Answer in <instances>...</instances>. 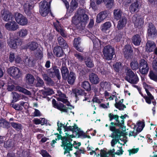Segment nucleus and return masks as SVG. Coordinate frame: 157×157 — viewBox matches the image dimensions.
<instances>
[{"label": "nucleus", "instance_id": "obj_1", "mask_svg": "<svg viewBox=\"0 0 157 157\" xmlns=\"http://www.w3.org/2000/svg\"><path fill=\"white\" fill-rule=\"evenodd\" d=\"M89 17L85 10L84 9L79 8L72 17V22L79 28L81 29L82 27H84Z\"/></svg>", "mask_w": 157, "mask_h": 157}, {"label": "nucleus", "instance_id": "obj_2", "mask_svg": "<svg viewBox=\"0 0 157 157\" xmlns=\"http://www.w3.org/2000/svg\"><path fill=\"white\" fill-rule=\"evenodd\" d=\"M65 136L62 137V136L57 133L55 134L57 135V139L58 140L61 139L62 141V144L61 146L64 150V154L69 153L70 151L72 150L73 145L71 143L72 140V138L74 137L73 135H70V133L68 132L65 133Z\"/></svg>", "mask_w": 157, "mask_h": 157}, {"label": "nucleus", "instance_id": "obj_3", "mask_svg": "<svg viewBox=\"0 0 157 157\" xmlns=\"http://www.w3.org/2000/svg\"><path fill=\"white\" fill-rule=\"evenodd\" d=\"M126 114L121 116L120 117L121 120H119V117L117 115H114L112 113L109 114V117L110 121L113 119H114L116 121L115 123L111 122V125L109 126V129L110 131L113 132L117 129L115 128V126H118L121 127H122L124 124V119L126 118Z\"/></svg>", "mask_w": 157, "mask_h": 157}, {"label": "nucleus", "instance_id": "obj_4", "mask_svg": "<svg viewBox=\"0 0 157 157\" xmlns=\"http://www.w3.org/2000/svg\"><path fill=\"white\" fill-rule=\"evenodd\" d=\"M143 86L147 93V96H144L140 91H139V93L145 99L146 102L148 104H150L151 103V101H152L154 99V97L149 92L151 90L152 88L145 82L143 83Z\"/></svg>", "mask_w": 157, "mask_h": 157}, {"label": "nucleus", "instance_id": "obj_5", "mask_svg": "<svg viewBox=\"0 0 157 157\" xmlns=\"http://www.w3.org/2000/svg\"><path fill=\"white\" fill-rule=\"evenodd\" d=\"M125 79L128 82L133 84H136L139 80L137 75L130 69L127 71Z\"/></svg>", "mask_w": 157, "mask_h": 157}, {"label": "nucleus", "instance_id": "obj_6", "mask_svg": "<svg viewBox=\"0 0 157 157\" xmlns=\"http://www.w3.org/2000/svg\"><path fill=\"white\" fill-rule=\"evenodd\" d=\"M103 52L105 59L110 60L112 59L114 54V50L110 45L106 46L104 47Z\"/></svg>", "mask_w": 157, "mask_h": 157}, {"label": "nucleus", "instance_id": "obj_7", "mask_svg": "<svg viewBox=\"0 0 157 157\" xmlns=\"http://www.w3.org/2000/svg\"><path fill=\"white\" fill-rule=\"evenodd\" d=\"M14 16L17 23L22 26L27 24L28 21L27 19L22 14L18 13H15L14 14Z\"/></svg>", "mask_w": 157, "mask_h": 157}, {"label": "nucleus", "instance_id": "obj_8", "mask_svg": "<svg viewBox=\"0 0 157 157\" xmlns=\"http://www.w3.org/2000/svg\"><path fill=\"white\" fill-rule=\"evenodd\" d=\"M8 72L11 76L16 78H19L21 75L20 69L14 66L9 68L8 70Z\"/></svg>", "mask_w": 157, "mask_h": 157}, {"label": "nucleus", "instance_id": "obj_9", "mask_svg": "<svg viewBox=\"0 0 157 157\" xmlns=\"http://www.w3.org/2000/svg\"><path fill=\"white\" fill-rule=\"evenodd\" d=\"M139 71L142 74H145L147 73L149 69V67L147 62L143 59L139 62Z\"/></svg>", "mask_w": 157, "mask_h": 157}, {"label": "nucleus", "instance_id": "obj_10", "mask_svg": "<svg viewBox=\"0 0 157 157\" xmlns=\"http://www.w3.org/2000/svg\"><path fill=\"white\" fill-rule=\"evenodd\" d=\"M148 37L150 38L154 39L157 36V30L151 23H149L148 29Z\"/></svg>", "mask_w": 157, "mask_h": 157}, {"label": "nucleus", "instance_id": "obj_11", "mask_svg": "<svg viewBox=\"0 0 157 157\" xmlns=\"http://www.w3.org/2000/svg\"><path fill=\"white\" fill-rule=\"evenodd\" d=\"M132 21L136 27L140 28H142L144 25L143 19L137 14H135L132 17Z\"/></svg>", "mask_w": 157, "mask_h": 157}, {"label": "nucleus", "instance_id": "obj_12", "mask_svg": "<svg viewBox=\"0 0 157 157\" xmlns=\"http://www.w3.org/2000/svg\"><path fill=\"white\" fill-rule=\"evenodd\" d=\"M5 27L9 31H15L18 29L19 25L15 21H12L6 23Z\"/></svg>", "mask_w": 157, "mask_h": 157}, {"label": "nucleus", "instance_id": "obj_13", "mask_svg": "<svg viewBox=\"0 0 157 157\" xmlns=\"http://www.w3.org/2000/svg\"><path fill=\"white\" fill-rule=\"evenodd\" d=\"M133 2L130 5L129 10L132 13L138 12L139 10L140 6L139 4L140 0H132Z\"/></svg>", "mask_w": 157, "mask_h": 157}, {"label": "nucleus", "instance_id": "obj_14", "mask_svg": "<svg viewBox=\"0 0 157 157\" xmlns=\"http://www.w3.org/2000/svg\"><path fill=\"white\" fill-rule=\"evenodd\" d=\"M109 13L106 10L100 12L97 16L96 22L100 23L109 16Z\"/></svg>", "mask_w": 157, "mask_h": 157}, {"label": "nucleus", "instance_id": "obj_15", "mask_svg": "<svg viewBox=\"0 0 157 157\" xmlns=\"http://www.w3.org/2000/svg\"><path fill=\"white\" fill-rule=\"evenodd\" d=\"M52 104L54 107L57 109L63 112H67V109L65 106L61 103H57L55 99H53L52 100Z\"/></svg>", "mask_w": 157, "mask_h": 157}, {"label": "nucleus", "instance_id": "obj_16", "mask_svg": "<svg viewBox=\"0 0 157 157\" xmlns=\"http://www.w3.org/2000/svg\"><path fill=\"white\" fill-rule=\"evenodd\" d=\"M19 41L20 40L17 38L10 37L7 40V43L10 48L15 49L17 45L19 44Z\"/></svg>", "mask_w": 157, "mask_h": 157}, {"label": "nucleus", "instance_id": "obj_17", "mask_svg": "<svg viewBox=\"0 0 157 157\" xmlns=\"http://www.w3.org/2000/svg\"><path fill=\"white\" fill-rule=\"evenodd\" d=\"M33 8L32 2L29 1H26L24 5V11L26 14L29 15L31 13V10Z\"/></svg>", "mask_w": 157, "mask_h": 157}, {"label": "nucleus", "instance_id": "obj_18", "mask_svg": "<svg viewBox=\"0 0 157 157\" xmlns=\"http://www.w3.org/2000/svg\"><path fill=\"white\" fill-rule=\"evenodd\" d=\"M2 17L4 21L9 22L12 21L13 15L10 12L5 11L3 12L2 14Z\"/></svg>", "mask_w": 157, "mask_h": 157}, {"label": "nucleus", "instance_id": "obj_19", "mask_svg": "<svg viewBox=\"0 0 157 157\" xmlns=\"http://www.w3.org/2000/svg\"><path fill=\"white\" fill-rule=\"evenodd\" d=\"M53 71L51 72L50 73V76L52 78L56 76L58 79H59L61 78V76L59 68L54 66L53 67Z\"/></svg>", "mask_w": 157, "mask_h": 157}, {"label": "nucleus", "instance_id": "obj_20", "mask_svg": "<svg viewBox=\"0 0 157 157\" xmlns=\"http://www.w3.org/2000/svg\"><path fill=\"white\" fill-rule=\"evenodd\" d=\"M57 96V99L58 101H61L64 103H68V101L66 98L65 95L62 94L61 92L58 91L57 93L56 94Z\"/></svg>", "mask_w": 157, "mask_h": 157}, {"label": "nucleus", "instance_id": "obj_21", "mask_svg": "<svg viewBox=\"0 0 157 157\" xmlns=\"http://www.w3.org/2000/svg\"><path fill=\"white\" fill-rule=\"evenodd\" d=\"M26 102L23 101L19 102V104H13L12 105V107L15 110L18 111L21 110L23 109V107L26 108L25 106L26 105Z\"/></svg>", "mask_w": 157, "mask_h": 157}, {"label": "nucleus", "instance_id": "obj_22", "mask_svg": "<svg viewBox=\"0 0 157 157\" xmlns=\"http://www.w3.org/2000/svg\"><path fill=\"white\" fill-rule=\"evenodd\" d=\"M89 79L91 82L94 84H98L100 81L98 75L94 73H92L89 75Z\"/></svg>", "mask_w": 157, "mask_h": 157}, {"label": "nucleus", "instance_id": "obj_23", "mask_svg": "<svg viewBox=\"0 0 157 157\" xmlns=\"http://www.w3.org/2000/svg\"><path fill=\"white\" fill-rule=\"evenodd\" d=\"M124 57L128 58L132 55V51L131 46L129 45H126L123 49Z\"/></svg>", "mask_w": 157, "mask_h": 157}, {"label": "nucleus", "instance_id": "obj_24", "mask_svg": "<svg viewBox=\"0 0 157 157\" xmlns=\"http://www.w3.org/2000/svg\"><path fill=\"white\" fill-rule=\"evenodd\" d=\"M155 47V45L154 42L148 41L146 44L145 48L147 52H151L153 51Z\"/></svg>", "mask_w": 157, "mask_h": 157}, {"label": "nucleus", "instance_id": "obj_25", "mask_svg": "<svg viewBox=\"0 0 157 157\" xmlns=\"http://www.w3.org/2000/svg\"><path fill=\"white\" fill-rule=\"evenodd\" d=\"M127 23L126 19L125 17H122L120 19L118 22L117 28L118 29H122L126 25Z\"/></svg>", "mask_w": 157, "mask_h": 157}, {"label": "nucleus", "instance_id": "obj_26", "mask_svg": "<svg viewBox=\"0 0 157 157\" xmlns=\"http://www.w3.org/2000/svg\"><path fill=\"white\" fill-rule=\"evenodd\" d=\"M53 52L57 57H61L63 55V51L61 47L57 46L54 48Z\"/></svg>", "mask_w": 157, "mask_h": 157}, {"label": "nucleus", "instance_id": "obj_27", "mask_svg": "<svg viewBox=\"0 0 157 157\" xmlns=\"http://www.w3.org/2000/svg\"><path fill=\"white\" fill-rule=\"evenodd\" d=\"M63 78L66 79L69 75V71L67 68L65 66V64H62V67L61 69Z\"/></svg>", "mask_w": 157, "mask_h": 157}, {"label": "nucleus", "instance_id": "obj_28", "mask_svg": "<svg viewBox=\"0 0 157 157\" xmlns=\"http://www.w3.org/2000/svg\"><path fill=\"white\" fill-rule=\"evenodd\" d=\"M76 74L72 72H70L68 75L67 82L69 84H73L76 79Z\"/></svg>", "mask_w": 157, "mask_h": 157}, {"label": "nucleus", "instance_id": "obj_29", "mask_svg": "<svg viewBox=\"0 0 157 157\" xmlns=\"http://www.w3.org/2000/svg\"><path fill=\"white\" fill-rule=\"evenodd\" d=\"M25 81L26 83L32 86L35 80L34 76L30 74H28L26 76Z\"/></svg>", "mask_w": 157, "mask_h": 157}, {"label": "nucleus", "instance_id": "obj_30", "mask_svg": "<svg viewBox=\"0 0 157 157\" xmlns=\"http://www.w3.org/2000/svg\"><path fill=\"white\" fill-rule=\"evenodd\" d=\"M132 40L133 44L137 46L140 45L141 41V39L139 35H136L133 36L132 38Z\"/></svg>", "mask_w": 157, "mask_h": 157}, {"label": "nucleus", "instance_id": "obj_31", "mask_svg": "<svg viewBox=\"0 0 157 157\" xmlns=\"http://www.w3.org/2000/svg\"><path fill=\"white\" fill-rule=\"evenodd\" d=\"M78 6V3L76 0H72L70 5V14L69 16H70L71 15V13H72L73 11L75 10Z\"/></svg>", "mask_w": 157, "mask_h": 157}, {"label": "nucleus", "instance_id": "obj_32", "mask_svg": "<svg viewBox=\"0 0 157 157\" xmlns=\"http://www.w3.org/2000/svg\"><path fill=\"white\" fill-rule=\"evenodd\" d=\"M51 1L48 2L45 0L41 1L39 4L40 9H45L47 8H50V5Z\"/></svg>", "mask_w": 157, "mask_h": 157}, {"label": "nucleus", "instance_id": "obj_33", "mask_svg": "<svg viewBox=\"0 0 157 157\" xmlns=\"http://www.w3.org/2000/svg\"><path fill=\"white\" fill-rule=\"evenodd\" d=\"M80 39L79 37L75 38L74 40V45L76 50L78 51L82 52L83 50L82 48L79 47L80 43Z\"/></svg>", "mask_w": 157, "mask_h": 157}, {"label": "nucleus", "instance_id": "obj_34", "mask_svg": "<svg viewBox=\"0 0 157 157\" xmlns=\"http://www.w3.org/2000/svg\"><path fill=\"white\" fill-rule=\"evenodd\" d=\"M72 94L77 98L78 95H85V93L84 90L81 89L75 88L72 90Z\"/></svg>", "mask_w": 157, "mask_h": 157}, {"label": "nucleus", "instance_id": "obj_35", "mask_svg": "<svg viewBox=\"0 0 157 157\" xmlns=\"http://www.w3.org/2000/svg\"><path fill=\"white\" fill-rule=\"evenodd\" d=\"M117 99H115L116 103L115 104V107L119 110H123L126 108V106L122 103L123 99L121 100V101H120L118 102H117Z\"/></svg>", "mask_w": 157, "mask_h": 157}, {"label": "nucleus", "instance_id": "obj_36", "mask_svg": "<svg viewBox=\"0 0 157 157\" xmlns=\"http://www.w3.org/2000/svg\"><path fill=\"white\" fill-rule=\"evenodd\" d=\"M57 40L59 44L61 46V47L64 48H66L68 47V46L67 43L61 36L58 37Z\"/></svg>", "mask_w": 157, "mask_h": 157}, {"label": "nucleus", "instance_id": "obj_37", "mask_svg": "<svg viewBox=\"0 0 157 157\" xmlns=\"http://www.w3.org/2000/svg\"><path fill=\"white\" fill-rule=\"evenodd\" d=\"M28 33V30L25 29H22L17 32V34L19 36L22 38L25 37Z\"/></svg>", "mask_w": 157, "mask_h": 157}, {"label": "nucleus", "instance_id": "obj_38", "mask_svg": "<svg viewBox=\"0 0 157 157\" xmlns=\"http://www.w3.org/2000/svg\"><path fill=\"white\" fill-rule=\"evenodd\" d=\"M122 12L119 9H115L113 11L114 17L118 20L121 17Z\"/></svg>", "mask_w": 157, "mask_h": 157}, {"label": "nucleus", "instance_id": "obj_39", "mask_svg": "<svg viewBox=\"0 0 157 157\" xmlns=\"http://www.w3.org/2000/svg\"><path fill=\"white\" fill-rule=\"evenodd\" d=\"M15 89L16 90L22 92L27 95H31V93L29 91L19 86H17Z\"/></svg>", "mask_w": 157, "mask_h": 157}, {"label": "nucleus", "instance_id": "obj_40", "mask_svg": "<svg viewBox=\"0 0 157 157\" xmlns=\"http://www.w3.org/2000/svg\"><path fill=\"white\" fill-rule=\"evenodd\" d=\"M38 47V44L36 42H32L28 44L27 48L31 50L34 51Z\"/></svg>", "mask_w": 157, "mask_h": 157}, {"label": "nucleus", "instance_id": "obj_41", "mask_svg": "<svg viewBox=\"0 0 157 157\" xmlns=\"http://www.w3.org/2000/svg\"><path fill=\"white\" fill-rule=\"evenodd\" d=\"M67 130L71 131L73 132H75L77 134H79L80 130L79 128L76 125H75L74 126H68L67 127Z\"/></svg>", "mask_w": 157, "mask_h": 157}, {"label": "nucleus", "instance_id": "obj_42", "mask_svg": "<svg viewBox=\"0 0 157 157\" xmlns=\"http://www.w3.org/2000/svg\"><path fill=\"white\" fill-rule=\"evenodd\" d=\"M101 89L103 90H109L110 88V84L109 82L106 81H102L100 83Z\"/></svg>", "mask_w": 157, "mask_h": 157}, {"label": "nucleus", "instance_id": "obj_43", "mask_svg": "<svg viewBox=\"0 0 157 157\" xmlns=\"http://www.w3.org/2000/svg\"><path fill=\"white\" fill-rule=\"evenodd\" d=\"M85 63L86 66L89 68L93 67L94 66L93 62L90 58L85 59Z\"/></svg>", "mask_w": 157, "mask_h": 157}, {"label": "nucleus", "instance_id": "obj_44", "mask_svg": "<svg viewBox=\"0 0 157 157\" xmlns=\"http://www.w3.org/2000/svg\"><path fill=\"white\" fill-rule=\"evenodd\" d=\"M42 76L44 79L47 82V83L49 85H52L54 84V82L46 74H43Z\"/></svg>", "mask_w": 157, "mask_h": 157}, {"label": "nucleus", "instance_id": "obj_45", "mask_svg": "<svg viewBox=\"0 0 157 157\" xmlns=\"http://www.w3.org/2000/svg\"><path fill=\"white\" fill-rule=\"evenodd\" d=\"M106 7L109 9L111 8L113 6V0H103Z\"/></svg>", "mask_w": 157, "mask_h": 157}, {"label": "nucleus", "instance_id": "obj_46", "mask_svg": "<svg viewBox=\"0 0 157 157\" xmlns=\"http://www.w3.org/2000/svg\"><path fill=\"white\" fill-rule=\"evenodd\" d=\"M111 26V24L109 22H107L103 24L101 26V30L105 32Z\"/></svg>", "mask_w": 157, "mask_h": 157}, {"label": "nucleus", "instance_id": "obj_47", "mask_svg": "<svg viewBox=\"0 0 157 157\" xmlns=\"http://www.w3.org/2000/svg\"><path fill=\"white\" fill-rule=\"evenodd\" d=\"M121 132L118 129L113 132L111 134V137L113 138L119 139L121 136Z\"/></svg>", "mask_w": 157, "mask_h": 157}, {"label": "nucleus", "instance_id": "obj_48", "mask_svg": "<svg viewBox=\"0 0 157 157\" xmlns=\"http://www.w3.org/2000/svg\"><path fill=\"white\" fill-rule=\"evenodd\" d=\"M82 87L87 90H89L91 89V86L88 81H84L81 84Z\"/></svg>", "mask_w": 157, "mask_h": 157}, {"label": "nucleus", "instance_id": "obj_49", "mask_svg": "<svg viewBox=\"0 0 157 157\" xmlns=\"http://www.w3.org/2000/svg\"><path fill=\"white\" fill-rule=\"evenodd\" d=\"M10 125L9 123L4 119L0 120V126L5 128H8Z\"/></svg>", "mask_w": 157, "mask_h": 157}, {"label": "nucleus", "instance_id": "obj_50", "mask_svg": "<svg viewBox=\"0 0 157 157\" xmlns=\"http://www.w3.org/2000/svg\"><path fill=\"white\" fill-rule=\"evenodd\" d=\"M12 93L13 94V100H12L13 102H16L17 101L20 99V95L17 93L15 92H13Z\"/></svg>", "mask_w": 157, "mask_h": 157}, {"label": "nucleus", "instance_id": "obj_51", "mask_svg": "<svg viewBox=\"0 0 157 157\" xmlns=\"http://www.w3.org/2000/svg\"><path fill=\"white\" fill-rule=\"evenodd\" d=\"M50 11L49 8H47L45 9H40V12L42 16L45 17L48 15Z\"/></svg>", "mask_w": 157, "mask_h": 157}, {"label": "nucleus", "instance_id": "obj_52", "mask_svg": "<svg viewBox=\"0 0 157 157\" xmlns=\"http://www.w3.org/2000/svg\"><path fill=\"white\" fill-rule=\"evenodd\" d=\"M11 124L12 126L16 130H18L21 129L22 126L20 124L11 122Z\"/></svg>", "mask_w": 157, "mask_h": 157}, {"label": "nucleus", "instance_id": "obj_53", "mask_svg": "<svg viewBox=\"0 0 157 157\" xmlns=\"http://www.w3.org/2000/svg\"><path fill=\"white\" fill-rule=\"evenodd\" d=\"M131 67L133 70H136L138 68V63L137 61L134 60L131 63Z\"/></svg>", "mask_w": 157, "mask_h": 157}, {"label": "nucleus", "instance_id": "obj_54", "mask_svg": "<svg viewBox=\"0 0 157 157\" xmlns=\"http://www.w3.org/2000/svg\"><path fill=\"white\" fill-rule=\"evenodd\" d=\"M56 30L58 32H59L61 35L63 37H66V33L64 30L61 28L58 27H56Z\"/></svg>", "mask_w": 157, "mask_h": 157}, {"label": "nucleus", "instance_id": "obj_55", "mask_svg": "<svg viewBox=\"0 0 157 157\" xmlns=\"http://www.w3.org/2000/svg\"><path fill=\"white\" fill-rule=\"evenodd\" d=\"M57 125L58 126V128H57V130L59 132V133L61 134V127H63L64 128L67 130V124L65 126L63 124L61 123H59V122H57Z\"/></svg>", "mask_w": 157, "mask_h": 157}, {"label": "nucleus", "instance_id": "obj_56", "mask_svg": "<svg viewBox=\"0 0 157 157\" xmlns=\"http://www.w3.org/2000/svg\"><path fill=\"white\" fill-rule=\"evenodd\" d=\"M54 93L53 90L50 88H47L44 91V95H50Z\"/></svg>", "mask_w": 157, "mask_h": 157}, {"label": "nucleus", "instance_id": "obj_57", "mask_svg": "<svg viewBox=\"0 0 157 157\" xmlns=\"http://www.w3.org/2000/svg\"><path fill=\"white\" fill-rule=\"evenodd\" d=\"M149 76L151 79L155 81L157 80V75L155 74L152 71H150Z\"/></svg>", "mask_w": 157, "mask_h": 157}, {"label": "nucleus", "instance_id": "obj_58", "mask_svg": "<svg viewBox=\"0 0 157 157\" xmlns=\"http://www.w3.org/2000/svg\"><path fill=\"white\" fill-rule=\"evenodd\" d=\"M96 1L97 0H90V6L94 11L97 9V7L95 3Z\"/></svg>", "mask_w": 157, "mask_h": 157}, {"label": "nucleus", "instance_id": "obj_59", "mask_svg": "<svg viewBox=\"0 0 157 157\" xmlns=\"http://www.w3.org/2000/svg\"><path fill=\"white\" fill-rule=\"evenodd\" d=\"M36 79L37 81L36 84V86L39 87L42 86L44 84L43 81L39 77H37Z\"/></svg>", "mask_w": 157, "mask_h": 157}, {"label": "nucleus", "instance_id": "obj_60", "mask_svg": "<svg viewBox=\"0 0 157 157\" xmlns=\"http://www.w3.org/2000/svg\"><path fill=\"white\" fill-rule=\"evenodd\" d=\"M152 66L153 70L156 72H157V57L153 61Z\"/></svg>", "mask_w": 157, "mask_h": 157}, {"label": "nucleus", "instance_id": "obj_61", "mask_svg": "<svg viewBox=\"0 0 157 157\" xmlns=\"http://www.w3.org/2000/svg\"><path fill=\"white\" fill-rule=\"evenodd\" d=\"M113 67L115 70L117 72H118L121 67V63H116L113 65Z\"/></svg>", "mask_w": 157, "mask_h": 157}, {"label": "nucleus", "instance_id": "obj_62", "mask_svg": "<svg viewBox=\"0 0 157 157\" xmlns=\"http://www.w3.org/2000/svg\"><path fill=\"white\" fill-rule=\"evenodd\" d=\"M40 154L43 157H51V155L44 150H42Z\"/></svg>", "mask_w": 157, "mask_h": 157}, {"label": "nucleus", "instance_id": "obj_63", "mask_svg": "<svg viewBox=\"0 0 157 157\" xmlns=\"http://www.w3.org/2000/svg\"><path fill=\"white\" fill-rule=\"evenodd\" d=\"M13 144L11 140H7L4 144V146L6 147H10L12 146Z\"/></svg>", "mask_w": 157, "mask_h": 157}, {"label": "nucleus", "instance_id": "obj_64", "mask_svg": "<svg viewBox=\"0 0 157 157\" xmlns=\"http://www.w3.org/2000/svg\"><path fill=\"white\" fill-rule=\"evenodd\" d=\"M122 37V35L121 33L117 34L113 40L116 42L119 41Z\"/></svg>", "mask_w": 157, "mask_h": 157}]
</instances>
